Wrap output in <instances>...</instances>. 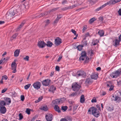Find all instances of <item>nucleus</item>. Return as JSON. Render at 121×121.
Masks as SVG:
<instances>
[{
    "label": "nucleus",
    "mask_w": 121,
    "mask_h": 121,
    "mask_svg": "<svg viewBox=\"0 0 121 121\" xmlns=\"http://www.w3.org/2000/svg\"><path fill=\"white\" fill-rule=\"evenodd\" d=\"M67 3V1L66 0H63L62 2V4H65Z\"/></svg>",
    "instance_id": "603ef678"
},
{
    "label": "nucleus",
    "mask_w": 121,
    "mask_h": 121,
    "mask_svg": "<svg viewBox=\"0 0 121 121\" xmlns=\"http://www.w3.org/2000/svg\"><path fill=\"white\" fill-rule=\"evenodd\" d=\"M19 120H21L23 118V116L22 115V114L21 113H20L19 114Z\"/></svg>",
    "instance_id": "49530a36"
},
{
    "label": "nucleus",
    "mask_w": 121,
    "mask_h": 121,
    "mask_svg": "<svg viewBox=\"0 0 121 121\" xmlns=\"http://www.w3.org/2000/svg\"><path fill=\"white\" fill-rule=\"evenodd\" d=\"M89 36V33L87 32L86 33L85 35V37H86L88 36Z\"/></svg>",
    "instance_id": "680f3d73"
},
{
    "label": "nucleus",
    "mask_w": 121,
    "mask_h": 121,
    "mask_svg": "<svg viewBox=\"0 0 121 121\" xmlns=\"http://www.w3.org/2000/svg\"><path fill=\"white\" fill-rule=\"evenodd\" d=\"M99 19L100 21L101 22H103V21L104 19L103 17H100Z\"/></svg>",
    "instance_id": "8fccbe9b"
},
{
    "label": "nucleus",
    "mask_w": 121,
    "mask_h": 121,
    "mask_svg": "<svg viewBox=\"0 0 121 121\" xmlns=\"http://www.w3.org/2000/svg\"><path fill=\"white\" fill-rule=\"evenodd\" d=\"M82 45L84 46H86L87 44V41H84L82 42Z\"/></svg>",
    "instance_id": "ea45409f"
},
{
    "label": "nucleus",
    "mask_w": 121,
    "mask_h": 121,
    "mask_svg": "<svg viewBox=\"0 0 121 121\" xmlns=\"http://www.w3.org/2000/svg\"><path fill=\"white\" fill-rule=\"evenodd\" d=\"M50 82V80L49 79H47L43 81L42 82L43 85L45 86H48Z\"/></svg>",
    "instance_id": "ddd939ff"
},
{
    "label": "nucleus",
    "mask_w": 121,
    "mask_h": 121,
    "mask_svg": "<svg viewBox=\"0 0 121 121\" xmlns=\"http://www.w3.org/2000/svg\"><path fill=\"white\" fill-rule=\"evenodd\" d=\"M60 101L59 99H56L52 101V104H53L54 106H58L57 105L60 104Z\"/></svg>",
    "instance_id": "4468645a"
},
{
    "label": "nucleus",
    "mask_w": 121,
    "mask_h": 121,
    "mask_svg": "<svg viewBox=\"0 0 121 121\" xmlns=\"http://www.w3.org/2000/svg\"><path fill=\"white\" fill-rule=\"evenodd\" d=\"M86 75V73L85 72L82 71H79L77 72L76 74V76L77 77L82 76L84 77Z\"/></svg>",
    "instance_id": "6e6552de"
},
{
    "label": "nucleus",
    "mask_w": 121,
    "mask_h": 121,
    "mask_svg": "<svg viewBox=\"0 0 121 121\" xmlns=\"http://www.w3.org/2000/svg\"><path fill=\"white\" fill-rule=\"evenodd\" d=\"M59 20L58 19H57V18H56L54 22L53 23V24H56L59 21Z\"/></svg>",
    "instance_id": "de8ad7c7"
},
{
    "label": "nucleus",
    "mask_w": 121,
    "mask_h": 121,
    "mask_svg": "<svg viewBox=\"0 0 121 121\" xmlns=\"http://www.w3.org/2000/svg\"><path fill=\"white\" fill-rule=\"evenodd\" d=\"M57 9V8H55V9H52L50 10L49 11V13H50V12H53V11H54L55 10H56V9Z\"/></svg>",
    "instance_id": "052dcab7"
},
{
    "label": "nucleus",
    "mask_w": 121,
    "mask_h": 121,
    "mask_svg": "<svg viewBox=\"0 0 121 121\" xmlns=\"http://www.w3.org/2000/svg\"><path fill=\"white\" fill-rule=\"evenodd\" d=\"M7 89H4L2 90V91H1V93H4V92H5L6 91H7Z\"/></svg>",
    "instance_id": "69168bd1"
},
{
    "label": "nucleus",
    "mask_w": 121,
    "mask_h": 121,
    "mask_svg": "<svg viewBox=\"0 0 121 121\" xmlns=\"http://www.w3.org/2000/svg\"><path fill=\"white\" fill-rule=\"evenodd\" d=\"M4 100H0V106H4L6 105Z\"/></svg>",
    "instance_id": "72a5a7b5"
},
{
    "label": "nucleus",
    "mask_w": 121,
    "mask_h": 121,
    "mask_svg": "<svg viewBox=\"0 0 121 121\" xmlns=\"http://www.w3.org/2000/svg\"><path fill=\"white\" fill-rule=\"evenodd\" d=\"M96 19L95 17H93L89 21V23L91 24L94 21H95Z\"/></svg>",
    "instance_id": "f704fd0d"
},
{
    "label": "nucleus",
    "mask_w": 121,
    "mask_h": 121,
    "mask_svg": "<svg viewBox=\"0 0 121 121\" xmlns=\"http://www.w3.org/2000/svg\"><path fill=\"white\" fill-rule=\"evenodd\" d=\"M54 109L56 111L58 112H61L59 106H54Z\"/></svg>",
    "instance_id": "7c9ffc66"
},
{
    "label": "nucleus",
    "mask_w": 121,
    "mask_h": 121,
    "mask_svg": "<svg viewBox=\"0 0 121 121\" xmlns=\"http://www.w3.org/2000/svg\"><path fill=\"white\" fill-rule=\"evenodd\" d=\"M77 94V93L76 92H73L70 95V96H75Z\"/></svg>",
    "instance_id": "c03bdc74"
},
{
    "label": "nucleus",
    "mask_w": 121,
    "mask_h": 121,
    "mask_svg": "<svg viewBox=\"0 0 121 121\" xmlns=\"http://www.w3.org/2000/svg\"><path fill=\"white\" fill-rule=\"evenodd\" d=\"M59 99L60 101V104L62 103L65 100V99L64 98H60Z\"/></svg>",
    "instance_id": "c9c22d12"
},
{
    "label": "nucleus",
    "mask_w": 121,
    "mask_h": 121,
    "mask_svg": "<svg viewBox=\"0 0 121 121\" xmlns=\"http://www.w3.org/2000/svg\"><path fill=\"white\" fill-rule=\"evenodd\" d=\"M20 52V50L19 49L16 50L14 52V56L15 57L17 56L19 54Z\"/></svg>",
    "instance_id": "393cba45"
},
{
    "label": "nucleus",
    "mask_w": 121,
    "mask_h": 121,
    "mask_svg": "<svg viewBox=\"0 0 121 121\" xmlns=\"http://www.w3.org/2000/svg\"><path fill=\"white\" fill-rule=\"evenodd\" d=\"M43 98L42 97H40L39 98L38 100L39 101L41 100Z\"/></svg>",
    "instance_id": "774afa93"
},
{
    "label": "nucleus",
    "mask_w": 121,
    "mask_h": 121,
    "mask_svg": "<svg viewBox=\"0 0 121 121\" xmlns=\"http://www.w3.org/2000/svg\"><path fill=\"white\" fill-rule=\"evenodd\" d=\"M46 43L43 41H40L38 42V46L40 48H43L46 46Z\"/></svg>",
    "instance_id": "9b49d317"
},
{
    "label": "nucleus",
    "mask_w": 121,
    "mask_h": 121,
    "mask_svg": "<svg viewBox=\"0 0 121 121\" xmlns=\"http://www.w3.org/2000/svg\"><path fill=\"white\" fill-rule=\"evenodd\" d=\"M50 20H47L46 22V23L45 24L46 26L48 25L50 23Z\"/></svg>",
    "instance_id": "4d7b16f0"
},
{
    "label": "nucleus",
    "mask_w": 121,
    "mask_h": 121,
    "mask_svg": "<svg viewBox=\"0 0 121 121\" xmlns=\"http://www.w3.org/2000/svg\"><path fill=\"white\" fill-rule=\"evenodd\" d=\"M55 44L56 46L59 45L62 43V40L59 38H56L55 40Z\"/></svg>",
    "instance_id": "f8f14e48"
},
{
    "label": "nucleus",
    "mask_w": 121,
    "mask_h": 121,
    "mask_svg": "<svg viewBox=\"0 0 121 121\" xmlns=\"http://www.w3.org/2000/svg\"><path fill=\"white\" fill-rule=\"evenodd\" d=\"M97 44V42H95L94 41H93V42H92V44L93 45H95Z\"/></svg>",
    "instance_id": "e2e57ef3"
},
{
    "label": "nucleus",
    "mask_w": 121,
    "mask_h": 121,
    "mask_svg": "<svg viewBox=\"0 0 121 121\" xmlns=\"http://www.w3.org/2000/svg\"><path fill=\"white\" fill-rule=\"evenodd\" d=\"M71 31L75 35H77L76 31L72 29L71 30Z\"/></svg>",
    "instance_id": "09e8293b"
},
{
    "label": "nucleus",
    "mask_w": 121,
    "mask_h": 121,
    "mask_svg": "<svg viewBox=\"0 0 121 121\" xmlns=\"http://www.w3.org/2000/svg\"><path fill=\"white\" fill-rule=\"evenodd\" d=\"M118 13L119 14L120 16H121V9H119V10L118 11Z\"/></svg>",
    "instance_id": "13d9d810"
},
{
    "label": "nucleus",
    "mask_w": 121,
    "mask_h": 121,
    "mask_svg": "<svg viewBox=\"0 0 121 121\" xmlns=\"http://www.w3.org/2000/svg\"><path fill=\"white\" fill-rule=\"evenodd\" d=\"M83 47V45H79L78 46L76 47V48H77L78 50L79 51H81L82 50V48Z\"/></svg>",
    "instance_id": "c756f323"
},
{
    "label": "nucleus",
    "mask_w": 121,
    "mask_h": 121,
    "mask_svg": "<svg viewBox=\"0 0 121 121\" xmlns=\"http://www.w3.org/2000/svg\"><path fill=\"white\" fill-rule=\"evenodd\" d=\"M91 77L92 79H96L98 77V74H95V73H92L91 75Z\"/></svg>",
    "instance_id": "6ab92c4d"
},
{
    "label": "nucleus",
    "mask_w": 121,
    "mask_h": 121,
    "mask_svg": "<svg viewBox=\"0 0 121 121\" xmlns=\"http://www.w3.org/2000/svg\"><path fill=\"white\" fill-rule=\"evenodd\" d=\"M96 101H97L95 97H93L92 99V100H91V102L92 103H95V102H96Z\"/></svg>",
    "instance_id": "a19ab883"
},
{
    "label": "nucleus",
    "mask_w": 121,
    "mask_h": 121,
    "mask_svg": "<svg viewBox=\"0 0 121 121\" xmlns=\"http://www.w3.org/2000/svg\"><path fill=\"white\" fill-rule=\"evenodd\" d=\"M31 110L29 108H27L26 109V112L28 114H30V111Z\"/></svg>",
    "instance_id": "a18cd8bd"
},
{
    "label": "nucleus",
    "mask_w": 121,
    "mask_h": 121,
    "mask_svg": "<svg viewBox=\"0 0 121 121\" xmlns=\"http://www.w3.org/2000/svg\"><path fill=\"white\" fill-rule=\"evenodd\" d=\"M39 109L44 111H47L48 109V108L47 106H40L39 108Z\"/></svg>",
    "instance_id": "5701e85b"
},
{
    "label": "nucleus",
    "mask_w": 121,
    "mask_h": 121,
    "mask_svg": "<svg viewBox=\"0 0 121 121\" xmlns=\"http://www.w3.org/2000/svg\"><path fill=\"white\" fill-rule=\"evenodd\" d=\"M18 35V34L17 33H16L13 35L11 38L10 40L11 41H12L15 39H16V37Z\"/></svg>",
    "instance_id": "cd10ccee"
},
{
    "label": "nucleus",
    "mask_w": 121,
    "mask_h": 121,
    "mask_svg": "<svg viewBox=\"0 0 121 121\" xmlns=\"http://www.w3.org/2000/svg\"><path fill=\"white\" fill-rule=\"evenodd\" d=\"M45 117L47 121H51L52 119L53 116L51 114L48 113L46 115Z\"/></svg>",
    "instance_id": "9d476101"
},
{
    "label": "nucleus",
    "mask_w": 121,
    "mask_h": 121,
    "mask_svg": "<svg viewBox=\"0 0 121 121\" xmlns=\"http://www.w3.org/2000/svg\"><path fill=\"white\" fill-rule=\"evenodd\" d=\"M104 6H103V5H102L101 7H100L98 8L97 9H96L95 10V11L96 12H97V11H99V10H101L102 8H104Z\"/></svg>",
    "instance_id": "58836bf2"
},
{
    "label": "nucleus",
    "mask_w": 121,
    "mask_h": 121,
    "mask_svg": "<svg viewBox=\"0 0 121 121\" xmlns=\"http://www.w3.org/2000/svg\"><path fill=\"white\" fill-rule=\"evenodd\" d=\"M120 41L119 40H118L117 39H116L115 40V42L114 43V45L116 47L117 45H118L119 44Z\"/></svg>",
    "instance_id": "bb28decb"
},
{
    "label": "nucleus",
    "mask_w": 121,
    "mask_h": 121,
    "mask_svg": "<svg viewBox=\"0 0 121 121\" xmlns=\"http://www.w3.org/2000/svg\"><path fill=\"white\" fill-rule=\"evenodd\" d=\"M80 86L77 83H73L72 85V87L73 90L74 91H78L80 87Z\"/></svg>",
    "instance_id": "f03ea898"
},
{
    "label": "nucleus",
    "mask_w": 121,
    "mask_h": 121,
    "mask_svg": "<svg viewBox=\"0 0 121 121\" xmlns=\"http://www.w3.org/2000/svg\"><path fill=\"white\" fill-rule=\"evenodd\" d=\"M67 120V121L68 120H69V121H72V117L69 116H67L66 117V118Z\"/></svg>",
    "instance_id": "37998d69"
},
{
    "label": "nucleus",
    "mask_w": 121,
    "mask_h": 121,
    "mask_svg": "<svg viewBox=\"0 0 121 121\" xmlns=\"http://www.w3.org/2000/svg\"><path fill=\"white\" fill-rule=\"evenodd\" d=\"M85 101L84 96V95H82L80 96V102L81 103H83Z\"/></svg>",
    "instance_id": "b1692460"
},
{
    "label": "nucleus",
    "mask_w": 121,
    "mask_h": 121,
    "mask_svg": "<svg viewBox=\"0 0 121 121\" xmlns=\"http://www.w3.org/2000/svg\"><path fill=\"white\" fill-rule=\"evenodd\" d=\"M107 86V87H110L109 89V91H110L112 90L113 89V86L110 82H108Z\"/></svg>",
    "instance_id": "dca6fc26"
},
{
    "label": "nucleus",
    "mask_w": 121,
    "mask_h": 121,
    "mask_svg": "<svg viewBox=\"0 0 121 121\" xmlns=\"http://www.w3.org/2000/svg\"><path fill=\"white\" fill-rule=\"evenodd\" d=\"M111 100L112 101H117V102H119L121 101V99L119 97L116 96V95L115 96L114 95H113L112 97L111 98Z\"/></svg>",
    "instance_id": "1a4fd4ad"
},
{
    "label": "nucleus",
    "mask_w": 121,
    "mask_h": 121,
    "mask_svg": "<svg viewBox=\"0 0 121 121\" xmlns=\"http://www.w3.org/2000/svg\"><path fill=\"white\" fill-rule=\"evenodd\" d=\"M17 11L16 10H13L12 9H10L6 14V16L10 17L13 16L15 14L17 13Z\"/></svg>",
    "instance_id": "7ed1b4c3"
},
{
    "label": "nucleus",
    "mask_w": 121,
    "mask_h": 121,
    "mask_svg": "<svg viewBox=\"0 0 121 121\" xmlns=\"http://www.w3.org/2000/svg\"><path fill=\"white\" fill-rule=\"evenodd\" d=\"M106 108L109 111L113 110V106H107Z\"/></svg>",
    "instance_id": "473e14b6"
},
{
    "label": "nucleus",
    "mask_w": 121,
    "mask_h": 121,
    "mask_svg": "<svg viewBox=\"0 0 121 121\" xmlns=\"http://www.w3.org/2000/svg\"><path fill=\"white\" fill-rule=\"evenodd\" d=\"M121 0H111L108 2L106 3L103 5V6L105 7L108 5H111V4H114L115 3L121 1Z\"/></svg>",
    "instance_id": "423d86ee"
},
{
    "label": "nucleus",
    "mask_w": 121,
    "mask_h": 121,
    "mask_svg": "<svg viewBox=\"0 0 121 121\" xmlns=\"http://www.w3.org/2000/svg\"><path fill=\"white\" fill-rule=\"evenodd\" d=\"M4 101L6 105H9L11 103V100L9 98H4Z\"/></svg>",
    "instance_id": "2eb2a0df"
},
{
    "label": "nucleus",
    "mask_w": 121,
    "mask_h": 121,
    "mask_svg": "<svg viewBox=\"0 0 121 121\" xmlns=\"http://www.w3.org/2000/svg\"><path fill=\"white\" fill-rule=\"evenodd\" d=\"M91 111L92 114L95 117H97L99 116V111L95 107H92Z\"/></svg>",
    "instance_id": "20e7f679"
},
{
    "label": "nucleus",
    "mask_w": 121,
    "mask_h": 121,
    "mask_svg": "<svg viewBox=\"0 0 121 121\" xmlns=\"http://www.w3.org/2000/svg\"><path fill=\"white\" fill-rule=\"evenodd\" d=\"M29 56H26L25 58H24V59L27 61L29 60Z\"/></svg>",
    "instance_id": "5fc2aeb1"
},
{
    "label": "nucleus",
    "mask_w": 121,
    "mask_h": 121,
    "mask_svg": "<svg viewBox=\"0 0 121 121\" xmlns=\"http://www.w3.org/2000/svg\"><path fill=\"white\" fill-rule=\"evenodd\" d=\"M85 51H82L81 54V56L79 58V60L83 61L85 60L84 63H87L89 60V58L87 57Z\"/></svg>",
    "instance_id": "f257e3e1"
},
{
    "label": "nucleus",
    "mask_w": 121,
    "mask_h": 121,
    "mask_svg": "<svg viewBox=\"0 0 121 121\" xmlns=\"http://www.w3.org/2000/svg\"><path fill=\"white\" fill-rule=\"evenodd\" d=\"M2 78H3V79H5V80H7L8 78L7 76L5 75H4V76H3L2 77Z\"/></svg>",
    "instance_id": "3c124183"
},
{
    "label": "nucleus",
    "mask_w": 121,
    "mask_h": 121,
    "mask_svg": "<svg viewBox=\"0 0 121 121\" xmlns=\"http://www.w3.org/2000/svg\"><path fill=\"white\" fill-rule=\"evenodd\" d=\"M33 85L35 88L38 90L40 88L41 83L40 82L37 81L34 83Z\"/></svg>",
    "instance_id": "0eeeda50"
},
{
    "label": "nucleus",
    "mask_w": 121,
    "mask_h": 121,
    "mask_svg": "<svg viewBox=\"0 0 121 121\" xmlns=\"http://www.w3.org/2000/svg\"><path fill=\"white\" fill-rule=\"evenodd\" d=\"M98 33L100 36L101 37L103 36L104 34V32L103 30L99 31L98 32Z\"/></svg>",
    "instance_id": "2f4dec72"
},
{
    "label": "nucleus",
    "mask_w": 121,
    "mask_h": 121,
    "mask_svg": "<svg viewBox=\"0 0 121 121\" xmlns=\"http://www.w3.org/2000/svg\"><path fill=\"white\" fill-rule=\"evenodd\" d=\"M25 23V21H24L17 28V31H18L23 26L24 24Z\"/></svg>",
    "instance_id": "aec40b11"
},
{
    "label": "nucleus",
    "mask_w": 121,
    "mask_h": 121,
    "mask_svg": "<svg viewBox=\"0 0 121 121\" xmlns=\"http://www.w3.org/2000/svg\"><path fill=\"white\" fill-rule=\"evenodd\" d=\"M17 64L16 63L12 62L11 65L12 69V70H13L14 69H16L17 67Z\"/></svg>",
    "instance_id": "c85d7f7f"
},
{
    "label": "nucleus",
    "mask_w": 121,
    "mask_h": 121,
    "mask_svg": "<svg viewBox=\"0 0 121 121\" xmlns=\"http://www.w3.org/2000/svg\"><path fill=\"white\" fill-rule=\"evenodd\" d=\"M121 73V71L117 70L114 72H112L110 74V76L113 78H116L120 75Z\"/></svg>",
    "instance_id": "39448f33"
},
{
    "label": "nucleus",
    "mask_w": 121,
    "mask_h": 121,
    "mask_svg": "<svg viewBox=\"0 0 121 121\" xmlns=\"http://www.w3.org/2000/svg\"><path fill=\"white\" fill-rule=\"evenodd\" d=\"M56 69L57 71H59L60 70V68L59 66H56Z\"/></svg>",
    "instance_id": "6e6d98bb"
},
{
    "label": "nucleus",
    "mask_w": 121,
    "mask_h": 121,
    "mask_svg": "<svg viewBox=\"0 0 121 121\" xmlns=\"http://www.w3.org/2000/svg\"><path fill=\"white\" fill-rule=\"evenodd\" d=\"M49 13V11L48 12H44L43 13H41L40 14L38 15L37 16L38 17H43L44 16H46L47 15L48 13Z\"/></svg>",
    "instance_id": "4be33fe9"
},
{
    "label": "nucleus",
    "mask_w": 121,
    "mask_h": 121,
    "mask_svg": "<svg viewBox=\"0 0 121 121\" xmlns=\"http://www.w3.org/2000/svg\"><path fill=\"white\" fill-rule=\"evenodd\" d=\"M6 108L4 106H3L0 107V112L1 113L4 114L6 112Z\"/></svg>",
    "instance_id": "f3484780"
},
{
    "label": "nucleus",
    "mask_w": 121,
    "mask_h": 121,
    "mask_svg": "<svg viewBox=\"0 0 121 121\" xmlns=\"http://www.w3.org/2000/svg\"><path fill=\"white\" fill-rule=\"evenodd\" d=\"M31 84H29L25 85L24 86V88L26 90L30 86Z\"/></svg>",
    "instance_id": "e433bc0d"
},
{
    "label": "nucleus",
    "mask_w": 121,
    "mask_h": 121,
    "mask_svg": "<svg viewBox=\"0 0 121 121\" xmlns=\"http://www.w3.org/2000/svg\"><path fill=\"white\" fill-rule=\"evenodd\" d=\"M67 108V106H62L61 110L64 111H65Z\"/></svg>",
    "instance_id": "4c0bfd02"
},
{
    "label": "nucleus",
    "mask_w": 121,
    "mask_h": 121,
    "mask_svg": "<svg viewBox=\"0 0 121 121\" xmlns=\"http://www.w3.org/2000/svg\"><path fill=\"white\" fill-rule=\"evenodd\" d=\"M60 121H67V120L65 118H62L61 119Z\"/></svg>",
    "instance_id": "338daca9"
},
{
    "label": "nucleus",
    "mask_w": 121,
    "mask_h": 121,
    "mask_svg": "<svg viewBox=\"0 0 121 121\" xmlns=\"http://www.w3.org/2000/svg\"><path fill=\"white\" fill-rule=\"evenodd\" d=\"M53 45V43L52 42L50 41H48L47 42V43H46V45L47 47H51Z\"/></svg>",
    "instance_id": "a878e982"
},
{
    "label": "nucleus",
    "mask_w": 121,
    "mask_h": 121,
    "mask_svg": "<svg viewBox=\"0 0 121 121\" xmlns=\"http://www.w3.org/2000/svg\"><path fill=\"white\" fill-rule=\"evenodd\" d=\"M92 78H89L86 79L85 83L86 84L88 85L92 83Z\"/></svg>",
    "instance_id": "a211bd4d"
},
{
    "label": "nucleus",
    "mask_w": 121,
    "mask_h": 121,
    "mask_svg": "<svg viewBox=\"0 0 121 121\" xmlns=\"http://www.w3.org/2000/svg\"><path fill=\"white\" fill-rule=\"evenodd\" d=\"M56 89V88L53 86H50L49 90V91L52 92L53 93L55 91Z\"/></svg>",
    "instance_id": "412c9836"
},
{
    "label": "nucleus",
    "mask_w": 121,
    "mask_h": 121,
    "mask_svg": "<svg viewBox=\"0 0 121 121\" xmlns=\"http://www.w3.org/2000/svg\"><path fill=\"white\" fill-rule=\"evenodd\" d=\"M61 17V15H58V16H57V18L58 19V20H59Z\"/></svg>",
    "instance_id": "bf43d9fd"
},
{
    "label": "nucleus",
    "mask_w": 121,
    "mask_h": 121,
    "mask_svg": "<svg viewBox=\"0 0 121 121\" xmlns=\"http://www.w3.org/2000/svg\"><path fill=\"white\" fill-rule=\"evenodd\" d=\"M11 93L12 97H15L17 95L15 91H13Z\"/></svg>",
    "instance_id": "79ce46f5"
},
{
    "label": "nucleus",
    "mask_w": 121,
    "mask_h": 121,
    "mask_svg": "<svg viewBox=\"0 0 121 121\" xmlns=\"http://www.w3.org/2000/svg\"><path fill=\"white\" fill-rule=\"evenodd\" d=\"M21 100L22 101H23L24 99L25 98L23 95H21Z\"/></svg>",
    "instance_id": "864d4df0"
},
{
    "label": "nucleus",
    "mask_w": 121,
    "mask_h": 121,
    "mask_svg": "<svg viewBox=\"0 0 121 121\" xmlns=\"http://www.w3.org/2000/svg\"><path fill=\"white\" fill-rule=\"evenodd\" d=\"M86 29V26H84L83 27V29L82 30L83 32Z\"/></svg>",
    "instance_id": "0e129e2a"
}]
</instances>
